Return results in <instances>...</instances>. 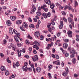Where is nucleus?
<instances>
[{
  "label": "nucleus",
  "mask_w": 79,
  "mask_h": 79,
  "mask_svg": "<svg viewBox=\"0 0 79 79\" xmlns=\"http://www.w3.org/2000/svg\"><path fill=\"white\" fill-rule=\"evenodd\" d=\"M33 20L34 22H37V19H36V18H34L33 19Z\"/></svg>",
  "instance_id": "obj_60"
},
{
  "label": "nucleus",
  "mask_w": 79,
  "mask_h": 79,
  "mask_svg": "<svg viewBox=\"0 0 79 79\" xmlns=\"http://www.w3.org/2000/svg\"><path fill=\"white\" fill-rule=\"evenodd\" d=\"M70 53H73L74 54H75L76 50L73 48V49H71V48L70 47Z\"/></svg>",
  "instance_id": "obj_10"
},
{
  "label": "nucleus",
  "mask_w": 79,
  "mask_h": 79,
  "mask_svg": "<svg viewBox=\"0 0 79 79\" xmlns=\"http://www.w3.org/2000/svg\"><path fill=\"white\" fill-rule=\"evenodd\" d=\"M20 29L21 31H25V30H24V29H23V26H20Z\"/></svg>",
  "instance_id": "obj_45"
},
{
  "label": "nucleus",
  "mask_w": 79,
  "mask_h": 79,
  "mask_svg": "<svg viewBox=\"0 0 79 79\" xmlns=\"http://www.w3.org/2000/svg\"><path fill=\"white\" fill-rule=\"evenodd\" d=\"M56 76H57V75L55 74L54 75V77L55 79H57V78L56 77Z\"/></svg>",
  "instance_id": "obj_55"
},
{
  "label": "nucleus",
  "mask_w": 79,
  "mask_h": 79,
  "mask_svg": "<svg viewBox=\"0 0 79 79\" xmlns=\"http://www.w3.org/2000/svg\"><path fill=\"white\" fill-rule=\"evenodd\" d=\"M68 46V45L67 43H64L63 45L64 48H67Z\"/></svg>",
  "instance_id": "obj_14"
},
{
  "label": "nucleus",
  "mask_w": 79,
  "mask_h": 79,
  "mask_svg": "<svg viewBox=\"0 0 79 79\" xmlns=\"http://www.w3.org/2000/svg\"><path fill=\"white\" fill-rule=\"evenodd\" d=\"M9 42L10 43H13V40L12 39H9Z\"/></svg>",
  "instance_id": "obj_44"
},
{
  "label": "nucleus",
  "mask_w": 79,
  "mask_h": 79,
  "mask_svg": "<svg viewBox=\"0 0 79 79\" xmlns=\"http://www.w3.org/2000/svg\"><path fill=\"white\" fill-rule=\"evenodd\" d=\"M70 11H71L72 13H73V12H74V9L72 8L71 6H70Z\"/></svg>",
  "instance_id": "obj_27"
},
{
  "label": "nucleus",
  "mask_w": 79,
  "mask_h": 79,
  "mask_svg": "<svg viewBox=\"0 0 79 79\" xmlns=\"http://www.w3.org/2000/svg\"><path fill=\"white\" fill-rule=\"evenodd\" d=\"M30 27H32V28H34L35 27L34 26V25L33 24H31L29 26Z\"/></svg>",
  "instance_id": "obj_39"
},
{
  "label": "nucleus",
  "mask_w": 79,
  "mask_h": 79,
  "mask_svg": "<svg viewBox=\"0 0 79 79\" xmlns=\"http://www.w3.org/2000/svg\"><path fill=\"white\" fill-rule=\"evenodd\" d=\"M35 36L36 38H39V37L40 36V33L39 31H37L35 33Z\"/></svg>",
  "instance_id": "obj_4"
},
{
  "label": "nucleus",
  "mask_w": 79,
  "mask_h": 79,
  "mask_svg": "<svg viewBox=\"0 0 79 79\" xmlns=\"http://www.w3.org/2000/svg\"><path fill=\"white\" fill-rule=\"evenodd\" d=\"M14 32L15 34H16L18 39H20V35L21 34L20 33H18L17 31L15 29H14Z\"/></svg>",
  "instance_id": "obj_3"
},
{
  "label": "nucleus",
  "mask_w": 79,
  "mask_h": 79,
  "mask_svg": "<svg viewBox=\"0 0 79 79\" xmlns=\"http://www.w3.org/2000/svg\"><path fill=\"white\" fill-rule=\"evenodd\" d=\"M50 8L51 9H53L55 7V4L53 3H51L50 5Z\"/></svg>",
  "instance_id": "obj_12"
},
{
  "label": "nucleus",
  "mask_w": 79,
  "mask_h": 79,
  "mask_svg": "<svg viewBox=\"0 0 79 79\" xmlns=\"http://www.w3.org/2000/svg\"><path fill=\"white\" fill-rule=\"evenodd\" d=\"M50 29L51 30L52 29V30H54L55 29V27L53 26H51Z\"/></svg>",
  "instance_id": "obj_51"
},
{
  "label": "nucleus",
  "mask_w": 79,
  "mask_h": 79,
  "mask_svg": "<svg viewBox=\"0 0 79 79\" xmlns=\"http://www.w3.org/2000/svg\"><path fill=\"white\" fill-rule=\"evenodd\" d=\"M48 76L49 77V78H52V76H51V74L50 73H48Z\"/></svg>",
  "instance_id": "obj_42"
},
{
  "label": "nucleus",
  "mask_w": 79,
  "mask_h": 79,
  "mask_svg": "<svg viewBox=\"0 0 79 79\" xmlns=\"http://www.w3.org/2000/svg\"><path fill=\"white\" fill-rule=\"evenodd\" d=\"M48 31L49 32H50L51 34H53V31H52L51 29L49 28Z\"/></svg>",
  "instance_id": "obj_36"
},
{
  "label": "nucleus",
  "mask_w": 79,
  "mask_h": 79,
  "mask_svg": "<svg viewBox=\"0 0 79 79\" xmlns=\"http://www.w3.org/2000/svg\"><path fill=\"white\" fill-rule=\"evenodd\" d=\"M36 70L37 73H40V71H41V68L39 67H37L36 68Z\"/></svg>",
  "instance_id": "obj_15"
},
{
  "label": "nucleus",
  "mask_w": 79,
  "mask_h": 79,
  "mask_svg": "<svg viewBox=\"0 0 79 79\" xmlns=\"http://www.w3.org/2000/svg\"><path fill=\"white\" fill-rule=\"evenodd\" d=\"M9 32L11 35H12L13 34L14 29L13 28H10L9 29Z\"/></svg>",
  "instance_id": "obj_5"
},
{
  "label": "nucleus",
  "mask_w": 79,
  "mask_h": 79,
  "mask_svg": "<svg viewBox=\"0 0 79 79\" xmlns=\"http://www.w3.org/2000/svg\"><path fill=\"white\" fill-rule=\"evenodd\" d=\"M42 9H43V10H44V11H45V12H47V11H48V9L47 8L42 7Z\"/></svg>",
  "instance_id": "obj_23"
},
{
  "label": "nucleus",
  "mask_w": 79,
  "mask_h": 79,
  "mask_svg": "<svg viewBox=\"0 0 79 79\" xmlns=\"http://www.w3.org/2000/svg\"><path fill=\"white\" fill-rule=\"evenodd\" d=\"M46 40L47 42H49V41L50 42H52V41L51 38H49L48 39L46 38Z\"/></svg>",
  "instance_id": "obj_22"
},
{
  "label": "nucleus",
  "mask_w": 79,
  "mask_h": 79,
  "mask_svg": "<svg viewBox=\"0 0 79 79\" xmlns=\"http://www.w3.org/2000/svg\"><path fill=\"white\" fill-rule=\"evenodd\" d=\"M42 15L44 16V18H47V16H48V17H50L51 14L50 12H48L47 14V13H43L42 14Z\"/></svg>",
  "instance_id": "obj_2"
},
{
  "label": "nucleus",
  "mask_w": 79,
  "mask_h": 79,
  "mask_svg": "<svg viewBox=\"0 0 79 79\" xmlns=\"http://www.w3.org/2000/svg\"><path fill=\"white\" fill-rule=\"evenodd\" d=\"M33 71L34 72V73L35 74V68H33Z\"/></svg>",
  "instance_id": "obj_63"
},
{
  "label": "nucleus",
  "mask_w": 79,
  "mask_h": 79,
  "mask_svg": "<svg viewBox=\"0 0 79 79\" xmlns=\"http://www.w3.org/2000/svg\"><path fill=\"white\" fill-rule=\"evenodd\" d=\"M31 6L32 9H31V10L30 12L31 14H32V13L35 12V11L36 10V7H35V6L34 5V4H32L31 5Z\"/></svg>",
  "instance_id": "obj_1"
},
{
  "label": "nucleus",
  "mask_w": 79,
  "mask_h": 79,
  "mask_svg": "<svg viewBox=\"0 0 79 79\" xmlns=\"http://www.w3.org/2000/svg\"><path fill=\"white\" fill-rule=\"evenodd\" d=\"M10 19L12 21H15L16 19V17L15 16H11L10 17Z\"/></svg>",
  "instance_id": "obj_19"
},
{
  "label": "nucleus",
  "mask_w": 79,
  "mask_h": 79,
  "mask_svg": "<svg viewBox=\"0 0 79 79\" xmlns=\"http://www.w3.org/2000/svg\"><path fill=\"white\" fill-rule=\"evenodd\" d=\"M36 14L38 16H40L42 15V13L40 11H39L38 12H36Z\"/></svg>",
  "instance_id": "obj_26"
},
{
  "label": "nucleus",
  "mask_w": 79,
  "mask_h": 79,
  "mask_svg": "<svg viewBox=\"0 0 79 79\" xmlns=\"http://www.w3.org/2000/svg\"><path fill=\"white\" fill-rule=\"evenodd\" d=\"M33 53H34V54H36V53H37V51H36L35 49H34Z\"/></svg>",
  "instance_id": "obj_57"
},
{
  "label": "nucleus",
  "mask_w": 79,
  "mask_h": 79,
  "mask_svg": "<svg viewBox=\"0 0 79 79\" xmlns=\"http://www.w3.org/2000/svg\"><path fill=\"white\" fill-rule=\"evenodd\" d=\"M60 24L59 26V27L60 29H61L63 28V21H60Z\"/></svg>",
  "instance_id": "obj_6"
},
{
  "label": "nucleus",
  "mask_w": 79,
  "mask_h": 79,
  "mask_svg": "<svg viewBox=\"0 0 79 79\" xmlns=\"http://www.w3.org/2000/svg\"><path fill=\"white\" fill-rule=\"evenodd\" d=\"M32 59L33 61H38V56L37 55H35L34 56V58L33 57Z\"/></svg>",
  "instance_id": "obj_7"
},
{
  "label": "nucleus",
  "mask_w": 79,
  "mask_h": 79,
  "mask_svg": "<svg viewBox=\"0 0 79 79\" xmlns=\"http://www.w3.org/2000/svg\"><path fill=\"white\" fill-rule=\"evenodd\" d=\"M27 70L30 71V72H31V71H32V68H27Z\"/></svg>",
  "instance_id": "obj_37"
},
{
  "label": "nucleus",
  "mask_w": 79,
  "mask_h": 79,
  "mask_svg": "<svg viewBox=\"0 0 79 79\" xmlns=\"http://www.w3.org/2000/svg\"><path fill=\"white\" fill-rule=\"evenodd\" d=\"M14 39H15L16 42H19V40L18 39V36H15L14 37Z\"/></svg>",
  "instance_id": "obj_18"
},
{
  "label": "nucleus",
  "mask_w": 79,
  "mask_h": 79,
  "mask_svg": "<svg viewBox=\"0 0 79 79\" xmlns=\"http://www.w3.org/2000/svg\"><path fill=\"white\" fill-rule=\"evenodd\" d=\"M73 76L74 77H77L78 75V74H77L75 73L73 75Z\"/></svg>",
  "instance_id": "obj_46"
},
{
  "label": "nucleus",
  "mask_w": 79,
  "mask_h": 79,
  "mask_svg": "<svg viewBox=\"0 0 79 79\" xmlns=\"http://www.w3.org/2000/svg\"><path fill=\"white\" fill-rule=\"evenodd\" d=\"M63 19L65 22H67V19H66L65 17H64L63 18Z\"/></svg>",
  "instance_id": "obj_52"
},
{
  "label": "nucleus",
  "mask_w": 79,
  "mask_h": 79,
  "mask_svg": "<svg viewBox=\"0 0 79 79\" xmlns=\"http://www.w3.org/2000/svg\"><path fill=\"white\" fill-rule=\"evenodd\" d=\"M27 39H31V40H32L33 38L31 36V35L29 34H28L27 36Z\"/></svg>",
  "instance_id": "obj_24"
},
{
  "label": "nucleus",
  "mask_w": 79,
  "mask_h": 79,
  "mask_svg": "<svg viewBox=\"0 0 79 79\" xmlns=\"http://www.w3.org/2000/svg\"><path fill=\"white\" fill-rule=\"evenodd\" d=\"M57 37H60V35H61V32H58L56 34Z\"/></svg>",
  "instance_id": "obj_43"
},
{
  "label": "nucleus",
  "mask_w": 79,
  "mask_h": 79,
  "mask_svg": "<svg viewBox=\"0 0 79 79\" xmlns=\"http://www.w3.org/2000/svg\"><path fill=\"white\" fill-rule=\"evenodd\" d=\"M16 24H18V25H19V24H21V23H22V21L18 20L16 22Z\"/></svg>",
  "instance_id": "obj_17"
},
{
  "label": "nucleus",
  "mask_w": 79,
  "mask_h": 79,
  "mask_svg": "<svg viewBox=\"0 0 79 79\" xmlns=\"http://www.w3.org/2000/svg\"><path fill=\"white\" fill-rule=\"evenodd\" d=\"M65 71L67 73H69V69L68 67H66L65 68Z\"/></svg>",
  "instance_id": "obj_35"
},
{
  "label": "nucleus",
  "mask_w": 79,
  "mask_h": 79,
  "mask_svg": "<svg viewBox=\"0 0 79 79\" xmlns=\"http://www.w3.org/2000/svg\"><path fill=\"white\" fill-rule=\"evenodd\" d=\"M17 45L18 46L20 47L21 46V44H17Z\"/></svg>",
  "instance_id": "obj_62"
},
{
  "label": "nucleus",
  "mask_w": 79,
  "mask_h": 79,
  "mask_svg": "<svg viewBox=\"0 0 79 79\" xmlns=\"http://www.w3.org/2000/svg\"><path fill=\"white\" fill-rule=\"evenodd\" d=\"M31 68H34V64H31Z\"/></svg>",
  "instance_id": "obj_61"
},
{
  "label": "nucleus",
  "mask_w": 79,
  "mask_h": 79,
  "mask_svg": "<svg viewBox=\"0 0 79 79\" xmlns=\"http://www.w3.org/2000/svg\"><path fill=\"white\" fill-rule=\"evenodd\" d=\"M26 42L27 44H29V40H26Z\"/></svg>",
  "instance_id": "obj_50"
},
{
  "label": "nucleus",
  "mask_w": 79,
  "mask_h": 79,
  "mask_svg": "<svg viewBox=\"0 0 79 79\" xmlns=\"http://www.w3.org/2000/svg\"><path fill=\"white\" fill-rule=\"evenodd\" d=\"M75 56L74 54H72V55H70V57L71 58H74Z\"/></svg>",
  "instance_id": "obj_49"
},
{
  "label": "nucleus",
  "mask_w": 79,
  "mask_h": 79,
  "mask_svg": "<svg viewBox=\"0 0 79 79\" xmlns=\"http://www.w3.org/2000/svg\"><path fill=\"white\" fill-rule=\"evenodd\" d=\"M13 68H16V63L15 62L13 63Z\"/></svg>",
  "instance_id": "obj_31"
},
{
  "label": "nucleus",
  "mask_w": 79,
  "mask_h": 79,
  "mask_svg": "<svg viewBox=\"0 0 79 79\" xmlns=\"http://www.w3.org/2000/svg\"><path fill=\"white\" fill-rule=\"evenodd\" d=\"M1 69L2 71H6L5 67L2 65L1 66Z\"/></svg>",
  "instance_id": "obj_9"
},
{
  "label": "nucleus",
  "mask_w": 79,
  "mask_h": 79,
  "mask_svg": "<svg viewBox=\"0 0 79 79\" xmlns=\"http://www.w3.org/2000/svg\"><path fill=\"white\" fill-rule=\"evenodd\" d=\"M75 5H78L77 1H76V0H75Z\"/></svg>",
  "instance_id": "obj_53"
},
{
  "label": "nucleus",
  "mask_w": 79,
  "mask_h": 79,
  "mask_svg": "<svg viewBox=\"0 0 79 79\" xmlns=\"http://www.w3.org/2000/svg\"><path fill=\"white\" fill-rule=\"evenodd\" d=\"M3 42L4 44H6V42H7V41L5 39L3 40Z\"/></svg>",
  "instance_id": "obj_56"
},
{
  "label": "nucleus",
  "mask_w": 79,
  "mask_h": 79,
  "mask_svg": "<svg viewBox=\"0 0 79 79\" xmlns=\"http://www.w3.org/2000/svg\"><path fill=\"white\" fill-rule=\"evenodd\" d=\"M56 64L57 65H60V61H59V60H57Z\"/></svg>",
  "instance_id": "obj_48"
},
{
  "label": "nucleus",
  "mask_w": 79,
  "mask_h": 79,
  "mask_svg": "<svg viewBox=\"0 0 79 79\" xmlns=\"http://www.w3.org/2000/svg\"><path fill=\"white\" fill-rule=\"evenodd\" d=\"M15 65L16 67H18L20 65L19 64V62L18 61L17 62L15 63Z\"/></svg>",
  "instance_id": "obj_30"
},
{
  "label": "nucleus",
  "mask_w": 79,
  "mask_h": 79,
  "mask_svg": "<svg viewBox=\"0 0 79 79\" xmlns=\"http://www.w3.org/2000/svg\"><path fill=\"white\" fill-rule=\"evenodd\" d=\"M39 24H38L36 26V29H38L39 28Z\"/></svg>",
  "instance_id": "obj_64"
},
{
  "label": "nucleus",
  "mask_w": 79,
  "mask_h": 79,
  "mask_svg": "<svg viewBox=\"0 0 79 79\" xmlns=\"http://www.w3.org/2000/svg\"><path fill=\"white\" fill-rule=\"evenodd\" d=\"M33 44H35L36 45H39V43L36 41H35V42L33 43Z\"/></svg>",
  "instance_id": "obj_28"
},
{
  "label": "nucleus",
  "mask_w": 79,
  "mask_h": 79,
  "mask_svg": "<svg viewBox=\"0 0 79 79\" xmlns=\"http://www.w3.org/2000/svg\"><path fill=\"white\" fill-rule=\"evenodd\" d=\"M50 26H51V23H49L47 25V27L48 28V29H50Z\"/></svg>",
  "instance_id": "obj_33"
},
{
  "label": "nucleus",
  "mask_w": 79,
  "mask_h": 79,
  "mask_svg": "<svg viewBox=\"0 0 79 79\" xmlns=\"http://www.w3.org/2000/svg\"><path fill=\"white\" fill-rule=\"evenodd\" d=\"M63 40L65 42L67 43L69 42V40L68 39L64 38Z\"/></svg>",
  "instance_id": "obj_29"
},
{
  "label": "nucleus",
  "mask_w": 79,
  "mask_h": 79,
  "mask_svg": "<svg viewBox=\"0 0 79 79\" xmlns=\"http://www.w3.org/2000/svg\"><path fill=\"white\" fill-rule=\"evenodd\" d=\"M22 69L23 71H25V72L27 71V66H24L22 67Z\"/></svg>",
  "instance_id": "obj_16"
},
{
  "label": "nucleus",
  "mask_w": 79,
  "mask_h": 79,
  "mask_svg": "<svg viewBox=\"0 0 79 79\" xmlns=\"http://www.w3.org/2000/svg\"><path fill=\"white\" fill-rule=\"evenodd\" d=\"M24 57H25V58H29V56L28 55H26L24 56Z\"/></svg>",
  "instance_id": "obj_58"
},
{
  "label": "nucleus",
  "mask_w": 79,
  "mask_h": 79,
  "mask_svg": "<svg viewBox=\"0 0 79 79\" xmlns=\"http://www.w3.org/2000/svg\"><path fill=\"white\" fill-rule=\"evenodd\" d=\"M48 68H49V69H52V66L51 65H49Z\"/></svg>",
  "instance_id": "obj_54"
},
{
  "label": "nucleus",
  "mask_w": 79,
  "mask_h": 79,
  "mask_svg": "<svg viewBox=\"0 0 79 79\" xmlns=\"http://www.w3.org/2000/svg\"><path fill=\"white\" fill-rule=\"evenodd\" d=\"M10 74V73H9V72L8 71V70H6L5 72V75L6 76H8Z\"/></svg>",
  "instance_id": "obj_32"
},
{
  "label": "nucleus",
  "mask_w": 79,
  "mask_h": 79,
  "mask_svg": "<svg viewBox=\"0 0 79 79\" xmlns=\"http://www.w3.org/2000/svg\"><path fill=\"white\" fill-rule=\"evenodd\" d=\"M18 54V56L19 57H21V52L18 49L16 50Z\"/></svg>",
  "instance_id": "obj_11"
},
{
  "label": "nucleus",
  "mask_w": 79,
  "mask_h": 79,
  "mask_svg": "<svg viewBox=\"0 0 79 79\" xmlns=\"http://www.w3.org/2000/svg\"><path fill=\"white\" fill-rule=\"evenodd\" d=\"M23 26L25 28H27V27H28V25H27V24L25 22L24 23Z\"/></svg>",
  "instance_id": "obj_21"
},
{
  "label": "nucleus",
  "mask_w": 79,
  "mask_h": 79,
  "mask_svg": "<svg viewBox=\"0 0 79 79\" xmlns=\"http://www.w3.org/2000/svg\"><path fill=\"white\" fill-rule=\"evenodd\" d=\"M4 0H1V5H3L4 4V2H3Z\"/></svg>",
  "instance_id": "obj_47"
},
{
  "label": "nucleus",
  "mask_w": 79,
  "mask_h": 79,
  "mask_svg": "<svg viewBox=\"0 0 79 79\" xmlns=\"http://www.w3.org/2000/svg\"><path fill=\"white\" fill-rule=\"evenodd\" d=\"M52 3H51V2L50 1L48 0L47 1V4H48V5H51Z\"/></svg>",
  "instance_id": "obj_34"
},
{
  "label": "nucleus",
  "mask_w": 79,
  "mask_h": 79,
  "mask_svg": "<svg viewBox=\"0 0 79 79\" xmlns=\"http://www.w3.org/2000/svg\"><path fill=\"white\" fill-rule=\"evenodd\" d=\"M43 32H44V33H45V34H47V33L48 32V31L44 30V31H43Z\"/></svg>",
  "instance_id": "obj_59"
},
{
  "label": "nucleus",
  "mask_w": 79,
  "mask_h": 79,
  "mask_svg": "<svg viewBox=\"0 0 79 79\" xmlns=\"http://www.w3.org/2000/svg\"><path fill=\"white\" fill-rule=\"evenodd\" d=\"M68 73H67L66 72L64 71L62 72V76H64V77H66L67 76V74Z\"/></svg>",
  "instance_id": "obj_13"
},
{
  "label": "nucleus",
  "mask_w": 79,
  "mask_h": 79,
  "mask_svg": "<svg viewBox=\"0 0 79 79\" xmlns=\"http://www.w3.org/2000/svg\"><path fill=\"white\" fill-rule=\"evenodd\" d=\"M73 32L72 31H70V37H72Z\"/></svg>",
  "instance_id": "obj_40"
},
{
  "label": "nucleus",
  "mask_w": 79,
  "mask_h": 79,
  "mask_svg": "<svg viewBox=\"0 0 79 79\" xmlns=\"http://www.w3.org/2000/svg\"><path fill=\"white\" fill-rule=\"evenodd\" d=\"M70 22L71 23V24L73 25V27H74V22H73V19L71 18H70Z\"/></svg>",
  "instance_id": "obj_8"
},
{
  "label": "nucleus",
  "mask_w": 79,
  "mask_h": 79,
  "mask_svg": "<svg viewBox=\"0 0 79 79\" xmlns=\"http://www.w3.org/2000/svg\"><path fill=\"white\" fill-rule=\"evenodd\" d=\"M60 50H61L62 52H63V54L64 55H65V54H66V53H65V52H66V51H65L64 50H63V48H60Z\"/></svg>",
  "instance_id": "obj_25"
},
{
  "label": "nucleus",
  "mask_w": 79,
  "mask_h": 79,
  "mask_svg": "<svg viewBox=\"0 0 79 79\" xmlns=\"http://www.w3.org/2000/svg\"><path fill=\"white\" fill-rule=\"evenodd\" d=\"M7 25L8 26H10L11 25V21L10 20H8L6 22Z\"/></svg>",
  "instance_id": "obj_20"
},
{
  "label": "nucleus",
  "mask_w": 79,
  "mask_h": 79,
  "mask_svg": "<svg viewBox=\"0 0 79 79\" xmlns=\"http://www.w3.org/2000/svg\"><path fill=\"white\" fill-rule=\"evenodd\" d=\"M73 63L74 64H75L76 62V60L75 59V58H73Z\"/></svg>",
  "instance_id": "obj_41"
},
{
  "label": "nucleus",
  "mask_w": 79,
  "mask_h": 79,
  "mask_svg": "<svg viewBox=\"0 0 79 79\" xmlns=\"http://www.w3.org/2000/svg\"><path fill=\"white\" fill-rule=\"evenodd\" d=\"M44 36L41 35L40 37V40H44Z\"/></svg>",
  "instance_id": "obj_38"
}]
</instances>
